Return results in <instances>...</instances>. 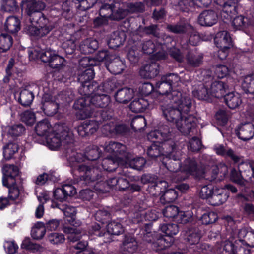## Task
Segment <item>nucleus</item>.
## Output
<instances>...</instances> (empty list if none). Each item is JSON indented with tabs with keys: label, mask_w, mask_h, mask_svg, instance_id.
<instances>
[{
	"label": "nucleus",
	"mask_w": 254,
	"mask_h": 254,
	"mask_svg": "<svg viewBox=\"0 0 254 254\" xmlns=\"http://www.w3.org/2000/svg\"><path fill=\"white\" fill-rule=\"evenodd\" d=\"M103 147L111 156L103 160L102 167L108 171H115L117 166L123 162L127 153L126 152V147L120 143L110 141L106 142Z\"/></svg>",
	"instance_id": "nucleus-4"
},
{
	"label": "nucleus",
	"mask_w": 254,
	"mask_h": 254,
	"mask_svg": "<svg viewBox=\"0 0 254 254\" xmlns=\"http://www.w3.org/2000/svg\"><path fill=\"white\" fill-rule=\"evenodd\" d=\"M27 13L30 16L31 22H41L43 21L47 22V19L41 12L46 7L44 2L36 0H26Z\"/></svg>",
	"instance_id": "nucleus-10"
},
{
	"label": "nucleus",
	"mask_w": 254,
	"mask_h": 254,
	"mask_svg": "<svg viewBox=\"0 0 254 254\" xmlns=\"http://www.w3.org/2000/svg\"><path fill=\"white\" fill-rule=\"evenodd\" d=\"M173 135L169 131L168 127L165 126L161 127L159 130H154L150 132L148 135V138L149 139H155L157 140H152L153 142H156L159 144H162V148L166 149L170 148L177 144L172 140Z\"/></svg>",
	"instance_id": "nucleus-9"
},
{
	"label": "nucleus",
	"mask_w": 254,
	"mask_h": 254,
	"mask_svg": "<svg viewBox=\"0 0 254 254\" xmlns=\"http://www.w3.org/2000/svg\"><path fill=\"white\" fill-rule=\"evenodd\" d=\"M32 24L37 23L39 24V27L31 25L29 26L28 30L29 33L33 36L42 37L48 34L53 29V26L47 19V22L43 21L41 22H31Z\"/></svg>",
	"instance_id": "nucleus-16"
},
{
	"label": "nucleus",
	"mask_w": 254,
	"mask_h": 254,
	"mask_svg": "<svg viewBox=\"0 0 254 254\" xmlns=\"http://www.w3.org/2000/svg\"><path fill=\"white\" fill-rule=\"evenodd\" d=\"M20 116L22 122L25 123L27 125H32L35 121V114L30 111H26L23 112Z\"/></svg>",
	"instance_id": "nucleus-64"
},
{
	"label": "nucleus",
	"mask_w": 254,
	"mask_h": 254,
	"mask_svg": "<svg viewBox=\"0 0 254 254\" xmlns=\"http://www.w3.org/2000/svg\"><path fill=\"white\" fill-rule=\"evenodd\" d=\"M84 124L88 135L95 133L99 127V122L95 120L86 121L84 122Z\"/></svg>",
	"instance_id": "nucleus-57"
},
{
	"label": "nucleus",
	"mask_w": 254,
	"mask_h": 254,
	"mask_svg": "<svg viewBox=\"0 0 254 254\" xmlns=\"http://www.w3.org/2000/svg\"><path fill=\"white\" fill-rule=\"evenodd\" d=\"M100 153L98 146L90 145L86 148L85 156L81 153L73 152L68 158L71 167L79 171L81 179L86 183L94 182L101 177L102 162L96 161Z\"/></svg>",
	"instance_id": "nucleus-2"
},
{
	"label": "nucleus",
	"mask_w": 254,
	"mask_h": 254,
	"mask_svg": "<svg viewBox=\"0 0 254 254\" xmlns=\"http://www.w3.org/2000/svg\"><path fill=\"white\" fill-rule=\"evenodd\" d=\"M138 248L135 238L131 235H126L121 248L123 254H133Z\"/></svg>",
	"instance_id": "nucleus-20"
},
{
	"label": "nucleus",
	"mask_w": 254,
	"mask_h": 254,
	"mask_svg": "<svg viewBox=\"0 0 254 254\" xmlns=\"http://www.w3.org/2000/svg\"><path fill=\"white\" fill-rule=\"evenodd\" d=\"M165 80V77L163 76L161 77V80L156 84L157 91L162 95L161 98L163 101L172 99V97L169 96L176 94H174L175 92L181 93L178 88L172 90V86Z\"/></svg>",
	"instance_id": "nucleus-14"
},
{
	"label": "nucleus",
	"mask_w": 254,
	"mask_h": 254,
	"mask_svg": "<svg viewBox=\"0 0 254 254\" xmlns=\"http://www.w3.org/2000/svg\"><path fill=\"white\" fill-rule=\"evenodd\" d=\"M62 46L66 54H72L74 53L76 48L75 40L73 39H67L63 43Z\"/></svg>",
	"instance_id": "nucleus-58"
},
{
	"label": "nucleus",
	"mask_w": 254,
	"mask_h": 254,
	"mask_svg": "<svg viewBox=\"0 0 254 254\" xmlns=\"http://www.w3.org/2000/svg\"><path fill=\"white\" fill-rule=\"evenodd\" d=\"M65 240L64 235L60 233L53 232L48 236V241L52 245H58L63 244Z\"/></svg>",
	"instance_id": "nucleus-52"
},
{
	"label": "nucleus",
	"mask_w": 254,
	"mask_h": 254,
	"mask_svg": "<svg viewBox=\"0 0 254 254\" xmlns=\"http://www.w3.org/2000/svg\"><path fill=\"white\" fill-rule=\"evenodd\" d=\"M147 100L143 98L134 99L130 103L129 108L130 110L135 113L143 112L148 106Z\"/></svg>",
	"instance_id": "nucleus-35"
},
{
	"label": "nucleus",
	"mask_w": 254,
	"mask_h": 254,
	"mask_svg": "<svg viewBox=\"0 0 254 254\" xmlns=\"http://www.w3.org/2000/svg\"><path fill=\"white\" fill-rule=\"evenodd\" d=\"M98 47V41L95 39L90 38L82 42L79 46V49L83 54H88L93 53Z\"/></svg>",
	"instance_id": "nucleus-33"
},
{
	"label": "nucleus",
	"mask_w": 254,
	"mask_h": 254,
	"mask_svg": "<svg viewBox=\"0 0 254 254\" xmlns=\"http://www.w3.org/2000/svg\"><path fill=\"white\" fill-rule=\"evenodd\" d=\"M213 149L216 153L219 155L229 157L236 163L240 161L239 156L236 155L231 149L226 148L222 144H216L214 146Z\"/></svg>",
	"instance_id": "nucleus-31"
},
{
	"label": "nucleus",
	"mask_w": 254,
	"mask_h": 254,
	"mask_svg": "<svg viewBox=\"0 0 254 254\" xmlns=\"http://www.w3.org/2000/svg\"><path fill=\"white\" fill-rule=\"evenodd\" d=\"M173 242V240L171 237H161L153 243L151 247L155 251H158L170 247Z\"/></svg>",
	"instance_id": "nucleus-39"
},
{
	"label": "nucleus",
	"mask_w": 254,
	"mask_h": 254,
	"mask_svg": "<svg viewBox=\"0 0 254 254\" xmlns=\"http://www.w3.org/2000/svg\"><path fill=\"white\" fill-rule=\"evenodd\" d=\"M125 40V34L123 33L114 32L108 41V45L110 48H114L122 45Z\"/></svg>",
	"instance_id": "nucleus-43"
},
{
	"label": "nucleus",
	"mask_w": 254,
	"mask_h": 254,
	"mask_svg": "<svg viewBox=\"0 0 254 254\" xmlns=\"http://www.w3.org/2000/svg\"><path fill=\"white\" fill-rule=\"evenodd\" d=\"M63 230L64 233L69 234L68 239L71 242H75L77 241L82 237L81 232L79 229L64 226Z\"/></svg>",
	"instance_id": "nucleus-45"
},
{
	"label": "nucleus",
	"mask_w": 254,
	"mask_h": 254,
	"mask_svg": "<svg viewBox=\"0 0 254 254\" xmlns=\"http://www.w3.org/2000/svg\"><path fill=\"white\" fill-rule=\"evenodd\" d=\"M13 43L12 37L7 34L0 35V52H5L11 47Z\"/></svg>",
	"instance_id": "nucleus-44"
},
{
	"label": "nucleus",
	"mask_w": 254,
	"mask_h": 254,
	"mask_svg": "<svg viewBox=\"0 0 254 254\" xmlns=\"http://www.w3.org/2000/svg\"><path fill=\"white\" fill-rule=\"evenodd\" d=\"M164 77L165 81L168 82L172 86V90L176 89V88L178 87L181 84L180 78L176 74L170 73L164 75Z\"/></svg>",
	"instance_id": "nucleus-54"
},
{
	"label": "nucleus",
	"mask_w": 254,
	"mask_h": 254,
	"mask_svg": "<svg viewBox=\"0 0 254 254\" xmlns=\"http://www.w3.org/2000/svg\"><path fill=\"white\" fill-rule=\"evenodd\" d=\"M14 64V59L11 58L8 62V64L5 69L6 75L4 76L3 79L4 83L9 84L11 89H13L15 86V77L13 70Z\"/></svg>",
	"instance_id": "nucleus-30"
},
{
	"label": "nucleus",
	"mask_w": 254,
	"mask_h": 254,
	"mask_svg": "<svg viewBox=\"0 0 254 254\" xmlns=\"http://www.w3.org/2000/svg\"><path fill=\"white\" fill-rule=\"evenodd\" d=\"M80 92L85 96L76 100L74 107L79 110L81 119L96 116L94 113L95 108L106 107L110 101L109 96L106 94L100 95L92 92L91 94L85 95L83 91Z\"/></svg>",
	"instance_id": "nucleus-3"
},
{
	"label": "nucleus",
	"mask_w": 254,
	"mask_h": 254,
	"mask_svg": "<svg viewBox=\"0 0 254 254\" xmlns=\"http://www.w3.org/2000/svg\"><path fill=\"white\" fill-rule=\"evenodd\" d=\"M73 98L74 95L69 91L61 92L55 96L45 93L42 97L41 108L47 116H53L57 113L60 104L69 103Z\"/></svg>",
	"instance_id": "nucleus-6"
},
{
	"label": "nucleus",
	"mask_w": 254,
	"mask_h": 254,
	"mask_svg": "<svg viewBox=\"0 0 254 254\" xmlns=\"http://www.w3.org/2000/svg\"><path fill=\"white\" fill-rule=\"evenodd\" d=\"M75 188L71 185L65 184L62 188H57L54 191L55 199L62 202L65 200L68 196H72L76 193Z\"/></svg>",
	"instance_id": "nucleus-17"
},
{
	"label": "nucleus",
	"mask_w": 254,
	"mask_h": 254,
	"mask_svg": "<svg viewBox=\"0 0 254 254\" xmlns=\"http://www.w3.org/2000/svg\"><path fill=\"white\" fill-rule=\"evenodd\" d=\"M57 207L63 212L66 217L70 218L67 220L71 225L75 227L80 226L81 222L76 221L75 218L76 213L75 207L68 205H58Z\"/></svg>",
	"instance_id": "nucleus-25"
},
{
	"label": "nucleus",
	"mask_w": 254,
	"mask_h": 254,
	"mask_svg": "<svg viewBox=\"0 0 254 254\" xmlns=\"http://www.w3.org/2000/svg\"><path fill=\"white\" fill-rule=\"evenodd\" d=\"M56 127V131L46 138L47 146L51 150H56L62 144H69L73 140L72 132L64 124H58Z\"/></svg>",
	"instance_id": "nucleus-7"
},
{
	"label": "nucleus",
	"mask_w": 254,
	"mask_h": 254,
	"mask_svg": "<svg viewBox=\"0 0 254 254\" xmlns=\"http://www.w3.org/2000/svg\"><path fill=\"white\" fill-rule=\"evenodd\" d=\"M53 51L48 50L45 51H39L37 49L29 51V57L31 59L40 58L41 61L45 63H50L53 57L55 55Z\"/></svg>",
	"instance_id": "nucleus-28"
},
{
	"label": "nucleus",
	"mask_w": 254,
	"mask_h": 254,
	"mask_svg": "<svg viewBox=\"0 0 254 254\" xmlns=\"http://www.w3.org/2000/svg\"><path fill=\"white\" fill-rule=\"evenodd\" d=\"M146 163L145 159L143 157L132 158L131 154L127 153L121 165L130 167L134 169L140 170L143 168Z\"/></svg>",
	"instance_id": "nucleus-23"
},
{
	"label": "nucleus",
	"mask_w": 254,
	"mask_h": 254,
	"mask_svg": "<svg viewBox=\"0 0 254 254\" xmlns=\"http://www.w3.org/2000/svg\"><path fill=\"white\" fill-rule=\"evenodd\" d=\"M178 213V208L174 205L168 206L163 211L164 216L168 218L176 219Z\"/></svg>",
	"instance_id": "nucleus-62"
},
{
	"label": "nucleus",
	"mask_w": 254,
	"mask_h": 254,
	"mask_svg": "<svg viewBox=\"0 0 254 254\" xmlns=\"http://www.w3.org/2000/svg\"><path fill=\"white\" fill-rule=\"evenodd\" d=\"M218 16L216 12L211 10L203 11L198 17V23L202 26H211L218 21Z\"/></svg>",
	"instance_id": "nucleus-18"
},
{
	"label": "nucleus",
	"mask_w": 254,
	"mask_h": 254,
	"mask_svg": "<svg viewBox=\"0 0 254 254\" xmlns=\"http://www.w3.org/2000/svg\"><path fill=\"white\" fill-rule=\"evenodd\" d=\"M197 163L193 159L188 158L185 160L181 166V176L178 177L177 181L184 180L188 174H193L197 170Z\"/></svg>",
	"instance_id": "nucleus-22"
},
{
	"label": "nucleus",
	"mask_w": 254,
	"mask_h": 254,
	"mask_svg": "<svg viewBox=\"0 0 254 254\" xmlns=\"http://www.w3.org/2000/svg\"><path fill=\"white\" fill-rule=\"evenodd\" d=\"M165 152L168 156L169 159L168 162H163V166L171 172H178L180 170V173L178 172L177 175L181 176V166L179 162L181 152L180 148L176 144Z\"/></svg>",
	"instance_id": "nucleus-11"
},
{
	"label": "nucleus",
	"mask_w": 254,
	"mask_h": 254,
	"mask_svg": "<svg viewBox=\"0 0 254 254\" xmlns=\"http://www.w3.org/2000/svg\"><path fill=\"white\" fill-rule=\"evenodd\" d=\"M116 189L121 190L127 189L129 191L133 192L139 191L140 188L139 186L134 184L129 185L128 181L126 178L122 177L118 178V184Z\"/></svg>",
	"instance_id": "nucleus-34"
},
{
	"label": "nucleus",
	"mask_w": 254,
	"mask_h": 254,
	"mask_svg": "<svg viewBox=\"0 0 254 254\" xmlns=\"http://www.w3.org/2000/svg\"><path fill=\"white\" fill-rule=\"evenodd\" d=\"M170 147H168L167 149H162L163 150H161V148L157 144H153L148 149L147 154L150 157L152 158L158 157L161 154L166 155L165 152L168 151Z\"/></svg>",
	"instance_id": "nucleus-53"
},
{
	"label": "nucleus",
	"mask_w": 254,
	"mask_h": 254,
	"mask_svg": "<svg viewBox=\"0 0 254 254\" xmlns=\"http://www.w3.org/2000/svg\"><path fill=\"white\" fill-rule=\"evenodd\" d=\"M186 239L190 245L198 244L201 235L197 228H191L186 231Z\"/></svg>",
	"instance_id": "nucleus-41"
},
{
	"label": "nucleus",
	"mask_w": 254,
	"mask_h": 254,
	"mask_svg": "<svg viewBox=\"0 0 254 254\" xmlns=\"http://www.w3.org/2000/svg\"><path fill=\"white\" fill-rule=\"evenodd\" d=\"M178 196L177 191L174 189L165 191L160 197L162 203H170L174 201Z\"/></svg>",
	"instance_id": "nucleus-51"
},
{
	"label": "nucleus",
	"mask_w": 254,
	"mask_h": 254,
	"mask_svg": "<svg viewBox=\"0 0 254 254\" xmlns=\"http://www.w3.org/2000/svg\"><path fill=\"white\" fill-rule=\"evenodd\" d=\"M239 138L244 141L252 139L254 135V126L250 122L241 124L237 130Z\"/></svg>",
	"instance_id": "nucleus-19"
},
{
	"label": "nucleus",
	"mask_w": 254,
	"mask_h": 254,
	"mask_svg": "<svg viewBox=\"0 0 254 254\" xmlns=\"http://www.w3.org/2000/svg\"><path fill=\"white\" fill-rule=\"evenodd\" d=\"M139 73L144 78H154L159 73V64L156 63L147 64L141 68Z\"/></svg>",
	"instance_id": "nucleus-24"
},
{
	"label": "nucleus",
	"mask_w": 254,
	"mask_h": 254,
	"mask_svg": "<svg viewBox=\"0 0 254 254\" xmlns=\"http://www.w3.org/2000/svg\"><path fill=\"white\" fill-rule=\"evenodd\" d=\"M100 227L99 224H94L90 232L91 234L99 237H103V241L105 243L110 242L112 240V235H118L124 231V228L120 222L113 221L107 225V231H100Z\"/></svg>",
	"instance_id": "nucleus-8"
},
{
	"label": "nucleus",
	"mask_w": 254,
	"mask_h": 254,
	"mask_svg": "<svg viewBox=\"0 0 254 254\" xmlns=\"http://www.w3.org/2000/svg\"><path fill=\"white\" fill-rule=\"evenodd\" d=\"M45 227L43 223L38 222L36 223L31 230V236L34 239H40L45 234Z\"/></svg>",
	"instance_id": "nucleus-47"
},
{
	"label": "nucleus",
	"mask_w": 254,
	"mask_h": 254,
	"mask_svg": "<svg viewBox=\"0 0 254 254\" xmlns=\"http://www.w3.org/2000/svg\"><path fill=\"white\" fill-rule=\"evenodd\" d=\"M191 28L189 24H177L175 25H168L167 29L174 33H183Z\"/></svg>",
	"instance_id": "nucleus-55"
},
{
	"label": "nucleus",
	"mask_w": 254,
	"mask_h": 254,
	"mask_svg": "<svg viewBox=\"0 0 254 254\" xmlns=\"http://www.w3.org/2000/svg\"><path fill=\"white\" fill-rule=\"evenodd\" d=\"M228 197L229 195L226 189L214 187L212 195L209 201L212 205H219L224 203Z\"/></svg>",
	"instance_id": "nucleus-21"
},
{
	"label": "nucleus",
	"mask_w": 254,
	"mask_h": 254,
	"mask_svg": "<svg viewBox=\"0 0 254 254\" xmlns=\"http://www.w3.org/2000/svg\"><path fill=\"white\" fill-rule=\"evenodd\" d=\"M209 86L211 96L217 98L224 96L228 89V86L221 81L213 82Z\"/></svg>",
	"instance_id": "nucleus-27"
},
{
	"label": "nucleus",
	"mask_w": 254,
	"mask_h": 254,
	"mask_svg": "<svg viewBox=\"0 0 254 254\" xmlns=\"http://www.w3.org/2000/svg\"><path fill=\"white\" fill-rule=\"evenodd\" d=\"M134 91L131 88H123L118 90L115 95L116 101L122 104L127 103L133 97Z\"/></svg>",
	"instance_id": "nucleus-26"
},
{
	"label": "nucleus",
	"mask_w": 254,
	"mask_h": 254,
	"mask_svg": "<svg viewBox=\"0 0 254 254\" xmlns=\"http://www.w3.org/2000/svg\"><path fill=\"white\" fill-rule=\"evenodd\" d=\"M16 146L11 142L3 147V156L6 160H10L14 157Z\"/></svg>",
	"instance_id": "nucleus-60"
},
{
	"label": "nucleus",
	"mask_w": 254,
	"mask_h": 254,
	"mask_svg": "<svg viewBox=\"0 0 254 254\" xmlns=\"http://www.w3.org/2000/svg\"><path fill=\"white\" fill-rule=\"evenodd\" d=\"M160 48H162V45L160 44H158L156 42L154 43L152 40H148L143 43L142 49L144 53L151 54Z\"/></svg>",
	"instance_id": "nucleus-49"
},
{
	"label": "nucleus",
	"mask_w": 254,
	"mask_h": 254,
	"mask_svg": "<svg viewBox=\"0 0 254 254\" xmlns=\"http://www.w3.org/2000/svg\"><path fill=\"white\" fill-rule=\"evenodd\" d=\"M236 13V6L234 4H228L225 2L222 7L221 17L223 19H231Z\"/></svg>",
	"instance_id": "nucleus-42"
},
{
	"label": "nucleus",
	"mask_w": 254,
	"mask_h": 254,
	"mask_svg": "<svg viewBox=\"0 0 254 254\" xmlns=\"http://www.w3.org/2000/svg\"><path fill=\"white\" fill-rule=\"evenodd\" d=\"M215 43L219 48V53H223L220 55V59H225L228 55V51L232 46V39L230 34L226 31L218 32L215 39Z\"/></svg>",
	"instance_id": "nucleus-13"
},
{
	"label": "nucleus",
	"mask_w": 254,
	"mask_h": 254,
	"mask_svg": "<svg viewBox=\"0 0 254 254\" xmlns=\"http://www.w3.org/2000/svg\"><path fill=\"white\" fill-rule=\"evenodd\" d=\"M192 93L194 97L200 100H207L211 97L209 84L207 83H199L197 86H194Z\"/></svg>",
	"instance_id": "nucleus-29"
},
{
	"label": "nucleus",
	"mask_w": 254,
	"mask_h": 254,
	"mask_svg": "<svg viewBox=\"0 0 254 254\" xmlns=\"http://www.w3.org/2000/svg\"><path fill=\"white\" fill-rule=\"evenodd\" d=\"M144 10V6L141 2L130 3L125 6L123 3L115 2V4H104L100 8V14L113 20H120L127 16L128 12H141Z\"/></svg>",
	"instance_id": "nucleus-5"
},
{
	"label": "nucleus",
	"mask_w": 254,
	"mask_h": 254,
	"mask_svg": "<svg viewBox=\"0 0 254 254\" xmlns=\"http://www.w3.org/2000/svg\"><path fill=\"white\" fill-rule=\"evenodd\" d=\"M161 231L168 237H171L176 235L179 232L178 227L176 224H164L160 226Z\"/></svg>",
	"instance_id": "nucleus-48"
},
{
	"label": "nucleus",
	"mask_w": 254,
	"mask_h": 254,
	"mask_svg": "<svg viewBox=\"0 0 254 254\" xmlns=\"http://www.w3.org/2000/svg\"><path fill=\"white\" fill-rule=\"evenodd\" d=\"M51 125L48 120H43L36 125L35 130L39 136H43L51 129Z\"/></svg>",
	"instance_id": "nucleus-50"
},
{
	"label": "nucleus",
	"mask_w": 254,
	"mask_h": 254,
	"mask_svg": "<svg viewBox=\"0 0 254 254\" xmlns=\"http://www.w3.org/2000/svg\"><path fill=\"white\" fill-rule=\"evenodd\" d=\"M225 101L227 106L231 109H236L242 103V99L239 94L230 93L225 96Z\"/></svg>",
	"instance_id": "nucleus-36"
},
{
	"label": "nucleus",
	"mask_w": 254,
	"mask_h": 254,
	"mask_svg": "<svg viewBox=\"0 0 254 254\" xmlns=\"http://www.w3.org/2000/svg\"><path fill=\"white\" fill-rule=\"evenodd\" d=\"M202 58L201 54L192 50L189 52L187 55V63L192 67L198 66L202 62Z\"/></svg>",
	"instance_id": "nucleus-37"
},
{
	"label": "nucleus",
	"mask_w": 254,
	"mask_h": 254,
	"mask_svg": "<svg viewBox=\"0 0 254 254\" xmlns=\"http://www.w3.org/2000/svg\"><path fill=\"white\" fill-rule=\"evenodd\" d=\"M111 61L107 65L108 70L114 74L122 73L125 66L124 62L119 57L113 56Z\"/></svg>",
	"instance_id": "nucleus-32"
},
{
	"label": "nucleus",
	"mask_w": 254,
	"mask_h": 254,
	"mask_svg": "<svg viewBox=\"0 0 254 254\" xmlns=\"http://www.w3.org/2000/svg\"><path fill=\"white\" fill-rule=\"evenodd\" d=\"M242 87L246 92L254 94V74L245 76L242 82Z\"/></svg>",
	"instance_id": "nucleus-46"
},
{
	"label": "nucleus",
	"mask_w": 254,
	"mask_h": 254,
	"mask_svg": "<svg viewBox=\"0 0 254 254\" xmlns=\"http://www.w3.org/2000/svg\"><path fill=\"white\" fill-rule=\"evenodd\" d=\"M172 99L162 101L161 109L163 117L169 122L175 123L178 130L188 134L196 125L197 119L188 115L191 107V99L183 96L182 93L175 92Z\"/></svg>",
	"instance_id": "nucleus-1"
},
{
	"label": "nucleus",
	"mask_w": 254,
	"mask_h": 254,
	"mask_svg": "<svg viewBox=\"0 0 254 254\" xmlns=\"http://www.w3.org/2000/svg\"><path fill=\"white\" fill-rule=\"evenodd\" d=\"M94 75V70L91 67L85 69L79 74L78 79L82 84L80 92L83 91L85 95H89L95 91L97 87V83H89L93 79Z\"/></svg>",
	"instance_id": "nucleus-12"
},
{
	"label": "nucleus",
	"mask_w": 254,
	"mask_h": 254,
	"mask_svg": "<svg viewBox=\"0 0 254 254\" xmlns=\"http://www.w3.org/2000/svg\"><path fill=\"white\" fill-rule=\"evenodd\" d=\"M112 56H109V52L107 50H101L99 51L94 59L90 58L89 57H86L82 58L79 63L80 66L82 67H87L93 66L96 64L94 60L101 62L104 60L109 61L111 60Z\"/></svg>",
	"instance_id": "nucleus-15"
},
{
	"label": "nucleus",
	"mask_w": 254,
	"mask_h": 254,
	"mask_svg": "<svg viewBox=\"0 0 254 254\" xmlns=\"http://www.w3.org/2000/svg\"><path fill=\"white\" fill-rule=\"evenodd\" d=\"M34 95L29 89H24L20 93L19 102L23 106H29L32 102Z\"/></svg>",
	"instance_id": "nucleus-40"
},
{
	"label": "nucleus",
	"mask_w": 254,
	"mask_h": 254,
	"mask_svg": "<svg viewBox=\"0 0 254 254\" xmlns=\"http://www.w3.org/2000/svg\"><path fill=\"white\" fill-rule=\"evenodd\" d=\"M192 214V212L191 211L179 212L178 215L176 217V220L180 223L185 224L190 221Z\"/></svg>",
	"instance_id": "nucleus-59"
},
{
	"label": "nucleus",
	"mask_w": 254,
	"mask_h": 254,
	"mask_svg": "<svg viewBox=\"0 0 254 254\" xmlns=\"http://www.w3.org/2000/svg\"><path fill=\"white\" fill-rule=\"evenodd\" d=\"M221 249L222 254H234L235 245L232 241L226 240L222 243Z\"/></svg>",
	"instance_id": "nucleus-61"
},
{
	"label": "nucleus",
	"mask_w": 254,
	"mask_h": 254,
	"mask_svg": "<svg viewBox=\"0 0 254 254\" xmlns=\"http://www.w3.org/2000/svg\"><path fill=\"white\" fill-rule=\"evenodd\" d=\"M146 124L145 119L142 116H137L132 119L131 126L133 129L140 130L142 127L145 126Z\"/></svg>",
	"instance_id": "nucleus-63"
},
{
	"label": "nucleus",
	"mask_w": 254,
	"mask_h": 254,
	"mask_svg": "<svg viewBox=\"0 0 254 254\" xmlns=\"http://www.w3.org/2000/svg\"><path fill=\"white\" fill-rule=\"evenodd\" d=\"M64 61V58L55 54L50 62L49 65L52 68L59 70L63 67Z\"/></svg>",
	"instance_id": "nucleus-56"
},
{
	"label": "nucleus",
	"mask_w": 254,
	"mask_h": 254,
	"mask_svg": "<svg viewBox=\"0 0 254 254\" xmlns=\"http://www.w3.org/2000/svg\"><path fill=\"white\" fill-rule=\"evenodd\" d=\"M2 183L4 186L8 188V198L14 201L16 199V180L15 177H13L12 179L10 181L8 180V177H3L2 180Z\"/></svg>",
	"instance_id": "nucleus-38"
}]
</instances>
